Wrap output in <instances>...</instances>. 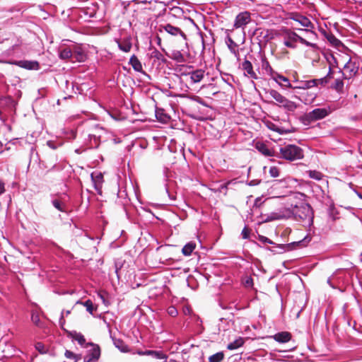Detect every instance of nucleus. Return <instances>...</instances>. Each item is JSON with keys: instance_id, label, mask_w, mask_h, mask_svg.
<instances>
[{"instance_id": "nucleus-1", "label": "nucleus", "mask_w": 362, "mask_h": 362, "mask_svg": "<svg viewBox=\"0 0 362 362\" xmlns=\"http://www.w3.org/2000/svg\"><path fill=\"white\" fill-rule=\"evenodd\" d=\"M283 213L284 217L302 221L305 226L309 228L313 225L314 212L308 203L299 202L296 204H291V206L286 208Z\"/></svg>"}, {"instance_id": "nucleus-2", "label": "nucleus", "mask_w": 362, "mask_h": 362, "mask_svg": "<svg viewBox=\"0 0 362 362\" xmlns=\"http://www.w3.org/2000/svg\"><path fill=\"white\" fill-rule=\"evenodd\" d=\"M79 6L78 15L81 18H85L84 21H88L87 18L97 17V14L100 9V5L96 0H76Z\"/></svg>"}, {"instance_id": "nucleus-3", "label": "nucleus", "mask_w": 362, "mask_h": 362, "mask_svg": "<svg viewBox=\"0 0 362 362\" xmlns=\"http://www.w3.org/2000/svg\"><path fill=\"white\" fill-rule=\"evenodd\" d=\"M331 113L330 107H319L305 113L299 117L300 122L305 126L310 125L312 122L322 119Z\"/></svg>"}, {"instance_id": "nucleus-4", "label": "nucleus", "mask_w": 362, "mask_h": 362, "mask_svg": "<svg viewBox=\"0 0 362 362\" xmlns=\"http://www.w3.org/2000/svg\"><path fill=\"white\" fill-rule=\"evenodd\" d=\"M281 156H276L286 160L294 161L304 157L303 150L296 144H287L279 149Z\"/></svg>"}, {"instance_id": "nucleus-5", "label": "nucleus", "mask_w": 362, "mask_h": 362, "mask_svg": "<svg viewBox=\"0 0 362 362\" xmlns=\"http://www.w3.org/2000/svg\"><path fill=\"white\" fill-rule=\"evenodd\" d=\"M0 64L16 65L30 71H38L40 69V64L37 60H0Z\"/></svg>"}, {"instance_id": "nucleus-6", "label": "nucleus", "mask_w": 362, "mask_h": 362, "mask_svg": "<svg viewBox=\"0 0 362 362\" xmlns=\"http://www.w3.org/2000/svg\"><path fill=\"white\" fill-rule=\"evenodd\" d=\"M88 346H91V349L86 351V355L83 357V362H97L101 356L100 346L92 341L86 344L85 348Z\"/></svg>"}, {"instance_id": "nucleus-7", "label": "nucleus", "mask_w": 362, "mask_h": 362, "mask_svg": "<svg viewBox=\"0 0 362 362\" xmlns=\"http://www.w3.org/2000/svg\"><path fill=\"white\" fill-rule=\"evenodd\" d=\"M71 63H83L88 59V55L85 47L81 44H72Z\"/></svg>"}, {"instance_id": "nucleus-8", "label": "nucleus", "mask_w": 362, "mask_h": 362, "mask_svg": "<svg viewBox=\"0 0 362 362\" xmlns=\"http://www.w3.org/2000/svg\"><path fill=\"white\" fill-rule=\"evenodd\" d=\"M312 236L307 234L303 239L298 241H293L286 244L287 251H292L300 248H303L310 243Z\"/></svg>"}, {"instance_id": "nucleus-9", "label": "nucleus", "mask_w": 362, "mask_h": 362, "mask_svg": "<svg viewBox=\"0 0 362 362\" xmlns=\"http://www.w3.org/2000/svg\"><path fill=\"white\" fill-rule=\"evenodd\" d=\"M269 33L270 30L269 29L257 28L255 30L252 35L256 36L259 44H260L262 41H264L265 43H267L274 38V36L272 35H271Z\"/></svg>"}, {"instance_id": "nucleus-10", "label": "nucleus", "mask_w": 362, "mask_h": 362, "mask_svg": "<svg viewBox=\"0 0 362 362\" xmlns=\"http://www.w3.org/2000/svg\"><path fill=\"white\" fill-rule=\"evenodd\" d=\"M250 21H251L250 13L249 11H245L239 13L236 16V17L235 18L233 26L235 28H241V27L245 26L247 24H248Z\"/></svg>"}, {"instance_id": "nucleus-11", "label": "nucleus", "mask_w": 362, "mask_h": 362, "mask_svg": "<svg viewBox=\"0 0 362 362\" xmlns=\"http://www.w3.org/2000/svg\"><path fill=\"white\" fill-rule=\"evenodd\" d=\"M289 18L291 20H293L294 21L298 22L300 23L302 26L305 27L307 28H313L314 24L310 21V20L307 18L306 16L295 12V13H291L289 16Z\"/></svg>"}, {"instance_id": "nucleus-12", "label": "nucleus", "mask_w": 362, "mask_h": 362, "mask_svg": "<svg viewBox=\"0 0 362 362\" xmlns=\"http://www.w3.org/2000/svg\"><path fill=\"white\" fill-rule=\"evenodd\" d=\"M160 27H162L165 32L173 36H177L180 35L185 40H187V35L178 27L174 26L170 23L160 25Z\"/></svg>"}, {"instance_id": "nucleus-13", "label": "nucleus", "mask_w": 362, "mask_h": 362, "mask_svg": "<svg viewBox=\"0 0 362 362\" xmlns=\"http://www.w3.org/2000/svg\"><path fill=\"white\" fill-rule=\"evenodd\" d=\"M255 244L259 247H262L266 250L270 251L274 255L283 254L287 251L286 244H279L274 242V244H271L272 246H261L258 243Z\"/></svg>"}, {"instance_id": "nucleus-14", "label": "nucleus", "mask_w": 362, "mask_h": 362, "mask_svg": "<svg viewBox=\"0 0 362 362\" xmlns=\"http://www.w3.org/2000/svg\"><path fill=\"white\" fill-rule=\"evenodd\" d=\"M59 58L62 60H69L71 62L72 44L70 45H62L58 50Z\"/></svg>"}, {"instance_id": "nucleus-15", "label": "nucleus", "mask_w": 362, "mask_h": 362, "mask_svg": "<svg viewBox=\"0 0 362 362\" xmlns=\"http://www.w3.org/2000/svg\"><path fill=\"white\" fill-rule=\"evenodd\" d=\"M129 64L132 66L133 69L136 72H140L143 74L144 76L148 77V78H151V76L148 74L146 71L143 70L142 64L138 57L133 54L130 59Z\"/></svg>"}, {"instance_id": "nucleus-16", "label": "nucleus", "mask_w": 362, "mask_h": 362, "mask_svg": "<svg viewBox=\"0 0 362 362\" xmlns=\"http://www.w3.org/2000/svg\"><path fill=\"white\" fill-rule=\"evenodd\" d=\"M272 78L283 88H293L289 79L278 72L275 73V75Z\"/></svg>"}, {"instance_id": "nucleus-17", "label": "nucleus", "mask_w": 362, "mask_h": 362, "mask_svg": "<svg viewBox=\"0 0 362 362\" xmlns=\"http://www.w3.org/2000/svg\"><path fill=\"white\" fill-rule=\"evenodd\" d=\"M65 334H66L67 337L76 340L81 346L85 347L86 344H87L85 337L81 332H77L76 331L65 330Z\"/></svg>"}, {"instance_id": "nucleus-18", "label": "nucleus", "mask_w": 362, "mask_h": 362, "mask_svg": "<svg viewBox=\"0 0 362 362\" xmlns=\"http://www.w3.org/2000/svg\"><path fill=\"white\" fill-rule=\"evenodd\" d=\"M182 76H190L192 83L200 82L204 76V71L202 69H198L187 74L182 73Z\"/></svg>"}, {"instance_id": "nucleus-19", "label": "nucleus", "mask_w": 362, "mask_h": 362, "mask_svg": "<svg viewBox=\"0 0 362 362\" xmlns=\"http://www.w3.org/2000/svg\"><path fill=\"white\" fill-rule=\"evenodd\" d=\"M110 338L112 341L114 346L122 353H129L130 352V349L127 344L122 339H117L113 337L111 334V331L110 330Z\"/></svg>"}, {"instance_id": "nucleus-20", "label": "nucleus", "mask_w": 362, "mask_h": 362, "mask_svg": "<svg viewBox=\"0 0 362 362\" xmlns=\"http://www.w3.org/2000/svg\"><path fill=\"white\" fill-rule=\"evenodd\" d=\"M284 34L288 35V37L290 40H291L293 41H298L301 44H303L307 47H309L310 44L311 43L310 42H308V40H306L305 39H304L303 37H302L301 36L298 35L296 33L291 31L289 29L286 28L284 30Z\"/></svg>"}, {"instance_id": "nucleus-21", "label": "nucleus", "mask_w": 362, "mask_h": 362, "mask_svg": "<svg viewBox=\"0 0 362 362\" xmlns=\"http://www.w3.org/2000/svg\"><path fill=\"white\" fill-rule=\"evenodd\" d=\"M292 335L290 332L284 331L276 333L272 338L277 342L284 344L291 339Z\"/></svg>"}, {"instance_id": "nucleus-22", "label": "nucleus", "mask_w": 362, "mask_h": 362, "mask_svg": "<svg viewBox=\"0 0 362 362\" xmlns=\"http://www.w3.org/2000/svg\"><path fill=\"white\" fill-rule=\"evenodd\" d=\"M242 68L247 73V74L253 79H257L258 76L257 74L253 70V65L247 60L246 58L245 59L244 62L242 63Z\"/></svg>"}, {"instance_id": "nucleus-23", "label": "nucleus", "mask_w": 362, "mask_h": 362, "mask_svg": "<svg viewBox=\"0 0 362 362\" xmlns=\"http://www.w3.org/2000/svg\"><path fill=\"white\" fill-rule=\"evenodd\" d=\"M255 148L259 152H260L262 155H264L265 156H276L274 152L272 150L269 149L267 147V146L263 142L257 141L255 144Z\"/></svg>"}, {"instance_id": "nucleus-24", "label": "nucleus", "mask_w": 362, "mask_h": 362, "mask_svg": "<svg viewBox=\"0 0 362 362\" xmlns=\"http://www.w3.org/2000/svg\"><path fill=\"white\" fill-rule=\"evenodd\" d=\"M264 91L266 93H269L273 99L281 105H283L287 100L286 97L274 89H264Z\"/></svg>"}, {"instance_id": "nucleus-25", "label": "nucleus", "mask_w": 362, "mask_h": 362, "mask_svg": "<svg viewBox=\"0 0 362 362\" xmlns=\"http://www.w3.org/2000/svg\"><path fill=\"white\" fill-rule=\"evenodd\" d=\"M163 52H165V54L170 59L175 60L178 63H184L186 62V59L182 52L179 50H173L170 54H169L164 48H161Z\"/></svg>"}, {"instance_id": "nucleus-26", "label": "nucleus", "mask_w": 362, "mask_h": 362, "mask_svg": "<svg viewBox=\"0 0 362 362\" xmlns=\"http://www.w3.org/2000/svg\"><path fill=\"white\" fill-rule=\"evenodd\" d=\"M116 42L119 49L124 52H129L132 47L130 38H124L122 40H116Z\"/></svg>"}, {"instance_id": "nucleus-27", "label": "nucleus", "mask_w": 362, "mask_h": 362, "mask_svg": "<svg viewBox=\"0 0 362 362\" xmlns=\"http://www.w3.org/2000/svg\"><path fill=\"white\" fill-rule=\"evenodd\" d=\"M322 33L327 40V41L332 45L333 46L337 47L342 45V42L339 40L334 34L332 33H327L325 30L322 31Z\"/></svg>"}, {"instance_id": "nucleus-28", "label": "nucleus", "mask_w": 362, "mask_h": 362, "mask_svg": "<svg viewBox=\"0 0 362 362\" xmlns=\"http://www.w3.org/2000/svg\"><path fill=\"white\" fill-rule=\"evenodd\" d=\"M155 115L157 120L163 124L168 122L170 119V117L165 112L163 108H156Z\"/></svg>"}, {"instance_id": "nucleus-29", "label": "nucleus", "mask_w": 362, "mask_h": 362, "mask_svg": "<svg viewBox=\"0 0 362 362\" xmlns=\"http://www.w3.org/2000/svg\"><path fill=\"white\" fill-rule=\"evenodd\" d=\"M196 247V243L194 241L187 243L182 249V253L186 257L192 255Z\"/></svg>"}, {"instance_id": "nucleus-30", "label": "nucleus", "mask_w": 362, "mask_h": 362, "mask_svg": "<svg viewBox=\"0 0 362 362\" xmlns=\"http://www.w3.org/2000/svg\"><path fill=\"white\" fill-rule=\"evenodd\" d=\"M100 144V136L95 134H88V145L89 148H98Z\"/></svg>"}, {"instance_id": "nucleus-31", "label": "nucleus", "mask_w": 362, "mask_h": 362, "mask_svg": "<svg viewBox=\"0 0 362 362\" xmlns=\"http://www.w3.org/2000/svg\"><path fill=\"white\" fill-rule=\"evenodd\" d=\"M182 97L186 98L192 101H194L197 103H199L200 105H203L204 107H211V106L207 103L206 100H204L201 97L196 95H183Z\"/></svg>"}, {"instance_id": "nucleus-32", "label": "nucleus", "mask_w": 362, "mask_h": 362, "mask_svg": "<svg viewBox=\"0 0 362 362\" xmlns=\"http://www.w3.org/2000/svg\"><path fill=\"white\" fill-rule=\"evenodd\" d=\"M316 86V80L311 79L308 81H302L300 82V85L293 86V89H309L310 88Z\"/></svg>"}, {"instance_id": "nucleus-33", "label": "nucleus", "mask_w": 362, "mask_h": 362, "mask_svg": "<svg viewBox=\"0 0 362 362\" xmlns=\"http://www.w3.org/2000/svg\"><path fill=\"white\" fill-rule=\"evenodd\" d=\"M322 55L329 64V66H330L331 64H332V67H337L338 66V62L337 58L334 57L332 52H322Z\"/></svg>"}, {"instance_id": "nucleus-34", "label": "nucleus", "mask_w": 362, "mask_h": 362, "mask_svg": "<svg viewBox=\"0 0 362 362\" xmlns=\"http://www.w3.org/2000/svg\"><path fill=\"white\" fill-rule=\"evenodd\" d=\"M244 339L241 337L235 339L233 341L229 343L227 345V349L228 350H235L240 347H241L244 344Z\"/></svg>"}, {"instance_id": "nucleus-35", "label": "nucleus", "mask_w": 362, "mask_h": 362, "mask_svg": "<svg viewBox=\"0 0 362 362\" xmlns=\"http://www.w3.org/2000/svg\"><path fill=\"white\" fill-rule=\"evenodd\" d=\"M280 107H284L287 112H294L298 107V105L287 99L283 105H280Z\"/></svg>"}, {"instance_id": "nucleus-36", "label": "nucleus", "mask_w": 362, "mask_h": 362, "mask_svg": "<svg viewBox=\"0 0 362 362\" xmlns=\"http://www.w3.org/2000/svg\"><path fill=\"white\" fill-rule=\"evenodd\" d=\"M77 304H82L86 307V311L89 313L90 315L93 314V311L96 310V308L94 307L93 303L90 299H88L84 302L81 301L80 300L76 302Z\"/></svg>"}, {"instance_id": "nucleus-37", "label": "nucleus", "mask_w": 362, "mask_h": 362, "mask_svg": "<svg viewBox=\"0 0 362 362\" xmlns=\"http://www.w3.org/2000/svg\"><path fill=\"white\" fill-rule=\"evenodd\" d=\"M262 69L264 70H265L267 74H269L272 78L273 76L275 75V73H276V71H275L272 69V67L271 66L269 62L267 61V59L266 58L262 59Z\"/></svg>"}, {"instance_id": "nucleus-38", "label": "nucleus", "mask_w": 362, "mask_h": 362, "mask_svg": "<svg viewBox=\"0 0 362 362\" xmlns=\"http://www.w3.org/2000/svg\"><path fill=\"white\" fill-rule=\"evenodd\" d=\"M31 320L33 324L38 327H43L44 323L40 320L38 313L33 310L31 311Z\"/></svg>"}, {"instance_id": "nucleus-39", "label": "nucleus", "mask_w": 362, "mask_h": 362, "mask_svg": "<svg viewBox=\"0 0 362 362\" xmlns=\"http://www.w3.org/2000/svg\"><path fill=\"white\" fill-rule=\"evenodd\" d=\"M52 204L53 205V206L57 209L58 211H61V212H66V206L64 204V202H62L60 199H52Z\"/></svg>"}, {"instance_id": "nucleus-40", "label": "nucleus", "mask_w": 362, "mask_h": 362, "mask_svg": "<svg viewBox=\"0 0 362 362\" xmlns=\"http://www.w3.org/2000/svg\"><path fill=\"white\" fill-rule=\"evenodd\" d=\"M64 356L66 358L73 359L74 362H78L82 358V355L81 354H75L70 350L65 351Z\"/></svg>"}, {"instance_id": "nucleus-41", "label": "nucleus", "mask_w": 362, "mask_h": 362, "mask_svg": "<svg viewBox=\"0 0 362 362\" xmlns=\"http://www.w3.org/2000/svg\"><path fill=\"white\" fill-rule=\"evenodd\" d=\"M339 211L337 209L334 207V205L330 206L328 208V216L330 219H332V221H335L339 218Z\"/></svg>"}, {"instance_id": "nucleus-42", "label": "nucleus", "mask_w": 362, "mask_h": 362, "mask_svg": "<svg viewBox=\"0 0 362 362\" xmlns=\"http://www.w3.org/2000/svg\"><path fill=\"white\" fill-rule=\"evenodd\" d=\"M224 358V353L218 351L209 357V362H221Z\"/></svg>"}, {"instance_id": "nucleus-43", "label": "nucleus", "mask_w": 362, "mask_h": 362, "mask_svg": "<svg viewBox=\"0 0 362 362\" xmlns=\"http://www.w3.org/2000/svg\"><path fill=\"white\" fill-rule=\"evenodd\" d=\"M306 173H308L310 178H312L315 180H320L323 177L322 173L315 170H309L306 171Z\"/></svg>"}, {"instance_id": "nucleus-44", "label": "nucleus", "mask_w": 362, "mask_h": 362, "mask_svg": "<svg viewBox=\"0 0 362 362\" xmlns=\"http://www.w3.org/2000/svg\"><path fill=\"white\" fill-rule=\"evenodd\" d=\"M226 43L227 46H228V49L230 51V52L231 53H235V49L238 47V45L230 37V35H227V37L226 38Z\"/></svg>"}, {"instance_id": "nucleus-45", "label": "nucleus", "mask_w": 362, "mask_h": 362, "mask_svg": "<svg viewBox=\"0 0 362 362\" xmlns=\"http://www.w3.org/2000/svg\"><path fill=\"white\" fill-rule=\"evenodd\" d=\"M283 216L279 215L277 213H272L270 215H268L263 221V223H268L276 220L281 219Z\"/></svg>"}, {"instance_id": "nucleus-46", "label": "nucleus", "mask_w": 362, "mask_h": 362, "mask_svg": "<svg viewBox=\"0 0 362 362\" xmlns=\"http://www.w3.org/2000/svg\"><path fill=\"white\" fill-rule=\"evenodd\" d=\"M344 88V82L340 78L335 79L334 82L331 85V88L337 91L342 90Z\"/></svg>"}, {"instance_id": "nucleus-47", "label": "nucleus", "mask_w": 362, "mask_h": 362, "mask_svg": "<svg viewBox=\"0 0 362 362\" xmlns=\"http://www.w3.org/2000/svg\"><path fill=\"white\" fill-rule=\"evenodd\" d=\"M151 57L157 59L163 63L166 62L165 58L157 49H153V51L151 54Z\"/></svg>"}, {"instance_id": "nucleus-48", "label": "nucleus", "mask_w": 362, "mask_h": 362, "mask_svg": "<svg viewBox=\"0 0 362 362\" xmlns=\"http://www.w3.org/2000/svg\"><path fill=\"white\" fill-rule=\"evenodd\" d=\"M152 357L159 360H166L168 356L162 351L153 350Z\"/></svg>"}, {"instance_id": "nucleus-49", "label": "nucleus", "mask_w": 362, "mask_h": 362, "mask_svg": "<svg viewBox=\"0 0 362 362\" xmlns=\"http://www.w3.org/2000/svg\"><path fill=\"white\" fill-rule=\"evenodd\" d=\"M106 111H107V113L108 114V115H110V117L111 118H112L113 119H115V121L122 120V117H121V114L119 111H117V110H113V111L106 110Z\"/></svg>"}, {"instance_id": "nucleus-50", "label": "nucleus", "mask_w": 362, "mask_h": 362, "mask_svg": "<svg viewBox=\"0 0 362 362\" xmlns=\"http://www.w3.org/2000/svg\"><path fill=\"white\" fill-rule=\"evenodd\" d=\"M257 238L261 243H262L264 245L263 246H267L266 245L267 244H269V245L274 244V241H272L269 238H267L264 235L257 234Z\"/></svg>"}, {"instance_id": "nucleus-51", "label": "nucleus", "mask_w": 362, "mask_h": 362, "mask_svg": "<svg viewBox=\"0 0 362 362\" xmlns=\"http://www.w3.org/2000/svg\"><path fill=\"white\" fill-rule=\"evenodd\" d=\"M35 349L41 354H46L47 351V348L42 342L38 341L35 345Z\"/></svg>"}, {"instance_id": "nucleus-52", "label": "nucleus", "mask_w": 362, "mask_h": 362, "mask_svg": "<svg viewBox=\"0 0 362 362\" xmlns=\"http://www.w3.org/2000/svg\"><path fill=\"white\" fill-rule=\"evenodd\" d=\"M286 37L284 42V45L288 48L296 49V45L295 44V42H296L297 41H293V40H290L288 37V35L287 34H286Z\"/></svg>"}, {"instance_id": "nucleus-53", "label": "nucleus", "mask_w": 362, "mask_h": 362, "mask_svg": "<svg viewBox=\"0 0 362 362\" xmlns=\"http://www.w3.org/2000/svg\"><path fill=\"white\" fill-rule=\"evenodd\" d=\"M269 175L272 177H277L279 176V169L276 166H272L269 168Z\"/></svg>"}, {"instance_id": "nucleus-54", "label": "nucleus", "mask_w": 362, "mask_h": 362, "mask_svg": "<svg viewBox=\"0 0 362 362\" xmlns=\"http://www.w3.org/2000/svg\"><path fill=\"white\" fill-rule=\"evenodd\" d=\"M90 177H91V180L94 184V187L95 189V190L98 192V193L99 194H102V191H101V185L100 183H98L96 182L95 178H94V173H91L90 175Z\"/></svg>"}, {"instance_id": "nucleus-55", "label": "nucleus", "mask_w": 362, "mask_h": 362, "mask_svg": "<svg viewBox=\"0 0 362 362\" xmlns=\"http://www.w3.org/2000/svg\"><path fill=\"white\" fill-rule=\"evenodd\" d=\"M107 293H105V292H99L98 293V296L102 300V302L104 305H105L106 306H108L110 303L108 300L106 299L105 298V296L107 295Z\"/></svg>"}, {"instance_id": "nucleus-56", "label": "nucleus", "mask_w": 362, "mask_h": 362, "mask_svg": "<svg viewBox=\"0 0 362 362\" xmlns=\"http://www.w3.org/2000/svg\"><path fill=\"white\" fill-rule=\"evenodd\" d=\"M314 79L316 80V86H317L318 84H320L322 86H325L329 82V81L325 76L320 78Z\"/></svg>"}, {"instance_id": "nucleus-57", "label": "nucleus", "mask_w": 362, "mask_h": 362, "mask_svg": "<svg viewBox=\"0 0 362 362\" xmlns=\"http://www.w3.org/2000/svg\"><path fill=\"white\" fill-rule=\"evenodd\" d=\"M167 312L168 314L171 317H176L178 314L177 308L173 305L168 307Z\"/></svg>"}, {"instance_id": "nucleus-58", "label": "nucleus", "mask_w": 362, "mask_h": 362, "mask_svg": "<svg viewBox=\"0 0 362 362\" xmlns=\"http://www.w3.org/2000/svg\"><path fill=\"white\" fill-rule=\"evenodd\" d=\"M65 323H66V321H65L64 317V310H62V312L61 313V315H60V317L59 319V324L60 328L64 331V333H65V330H67L64 327Z\"/></svg>"}, {"instance_id": "nucleus-59", "label": "nucleus", "mask_w": 362, "mask_h": 362, "mask_svg": "<svg viewBox=\"0 0 362 362\" xmlns=\"http://www.w3.org/2000/svg\"><path fill=\"white\" fill-rule=\"evenodd\" d=\"M241 235L243 239L247 240L250 238V230L248 229L246 226L244 227L241 232Z\"/></svg>"}, {"instance_id": "nucleus-60", "label": "nucleus", "mask_w": 362, "mask_h": 362, "mask_svg": "<svg viewBox=\"0 0 362 362\" xmlns=\"http://www.w3.org/2000/svg\"><path fill=\"white\" fill-rule=\"evenodd\" d=\"M47 146H49L50 148L53 149V150H55L57 149L59 146H62V144H56L54 141L52 140H49L47 141Z\"/></svg>"}, {"instance_id": "nucleus-61", "label": "nucleus", "mask_w": 362, "mask_h": 362, "mask_svg": "<svg viewBox=\"0 0 362 362\" xmlns=\"http://www.w3.org/2000/svg\"><path fill=\"white\" fill-rule=\"evenodd\" d=\"M334 71L332 67V64L329 66V69L327 74L325 76L329 81L333 78Z\"/></svg>"}, {"instance_id": "nucleus-62", "label": "nucleus", "mask_w": 362, "mask_h": 362, "mask_svg": "<svg viewBox=\"0 0 362 362\" xmlns=\"http://www.w3.org/2000/svg\"><path fill=\"white\" fill-rule=\"evenodd\" d=\"M349 187L354 192V193L358 196V197L361 199H362V193L358 192L356 188L355 187L354 185L351 182L349 184Z\"/></svg>"}, {"instance_id": "nucleus-63", "label": "nucleus", "mask_w": 362, "mask_h": 362, "mask_svg": "<svg viewBox=\"0 0 362 362\" xmlns=\"http://www.w3.org/2000/svg\"><path fill=\"white\" fill-rule=\"evenodd\" d=\"M279 125L276 124L272 123V122H269V123L267 124V127H268L270 130H272V131H273V132H277V131H278V127H279Z\"/></svg>"}, {"instance_id": "nucleus-64", "label": "nucleus", "mask_w": 362, "mask_h": 362, "mask_svg": "<svg viewBox=\"0 0 362 362\" xmlns=\"http://www.w3.org/2000/svg\"><path fill=\"white\" fill-rule=\"evenodd\" d=\"M350 73L352 74L354 76H356L358 74V66H356V64L354 63L352 64V67L350 68L349 70Z\"/></svg>"}]
</instances>
